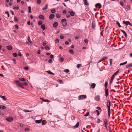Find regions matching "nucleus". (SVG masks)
Listing matches in <instances>:
<instances>
[{"label": "nucleus", "instance_id": "obj_1", "mask_svg": "<svg viewBox=\"0 0 132 132\" xmlns=\"http://www.w3.org/2000/svg\"><path fill=\"white\" fill-rule=\"evenodd\" d=\"M13 83L15 84H21V85H25V86H27L28 85V84L26 82H23L22 83H21L18 80H14L13 81Z\"/></svg>", "mask_w": 132, "mask_h": 132}, {"label": "nucleus", "instance_id": "obj_2", "mask_svg": "<svg viewBox=\"0 0 132 132\" xmlns=\"http://www.w3.org/2000/svg\"><path fill=\"white\" fill-rule=\"evenodd\" d=\"M67 20L65 19H63L61 21V22L62 23V25L63 27H65L66 26L67 23L66 22Z\"/></svg>", "mask_w": 132, "mask_h": 132}, {"label": "nucleus", "instance_id": "obj_3", "mask_svg": "<svg viewBox=\"0 0 132 132\" xmlns=\"http://www.w3.org/2000/svg\"><path fill=\"white\" fill-rule=\"evenodd\" d=\"M87 97V96L86 95H80L78 97V98L79 100H82L86 98Z\"/></svg>", "mask_w": 132, "mask_h": 132}, {"label": "nucleus", "instance_id": "obj_4", "mask_svg": "<svg viewBox=\"0 0 132 132\" xmlns=\"http://www.w3.org/2000/svg\"><path fill=\"white\" fill-rule=\"evenodd\" d=\"M106 105L108 107V109H110L111 102L109 100H107V101Z\"/></svg>", "mask_w": 132, "mask_h": 132}, {"label": "nucleus", "instance_id": "obj_5", "mask_svg": "<svg viewBox=\"0 0 132 132\" xmlns=\"http://www.w3.org/2000/svg\"><path fill=\"white\" fill-rule=\"evenodd\" d=\"M123 23L124 24H126V26L129 24L130 26H132V25L130 23L129 21H123Z\"/></svg>", "mask_w": 132, "mask_h": 132}, {"label": "nucleus", "instance_id": "obj_6", "mask_svg": "<svg viewBox=\"0 0 132 132\" xmlns=\"http://www.w3.org/2000/svg\"><path fill=\"white\" fill-rule=\"evenodd\" d=\"M6 120L9 122H11L13 120V118L11 117H7L6 118Z\"/></svg>", "mask_w": 132, "mask_h": 132}, {"label": "nucleus", "instance_id": "obj_7", "mask_svg": "<svg viewBox=\"0 0 132 132\" xmlns=\"http://www.w3.org/2000/svg\"><path fill=\"white\" fill-rule=\"evenodd\" d=\"M114 77L115 76H114V75H113L112 76L110 82V84H112V82H113L114 78Z\"/></svg>", "mask_w": 132, "mask_h": 132}, {"label": "nucleus", "instance_id": "obj_8", "mask_svg": "<svg viewBox=\"0 0 132 132\" xmlns=\"http://www.w3.org/2000/svg\"><path fill=\"white\" fill-rule=\"evenodd\" d=\"M96 7H98L99 9H100L101 7V5L100 3H97L95 5Z\"/></svg>", "mask_w": 132, "mask_h": 132}, {"label": "nucleus", "instance_id": "obj_9", "mask_svg": "<svg viewBox=\"0 0 132 132\" xmlns=\"http://www.w3.org/2000/svg\"><path fill=\"white\" fill-rule=\"evenodd\" d=\"M55 16V15L53 14H51L49 16L50 19L51 20Z\"/></svg>", "mask_w": 132, "mask_h": 132}, {"label": "nucleus", "instance_id": "obj_10", "mask_svg": "<svg viewBox=\"0 0 132 132\" xmlns=\"http://www.w3.org/2000/svg\"><path fill=\"white\" fill-rule=\"evenodd\" d=\"M95 100L97 101H99L100 100V96L98 95L96 96L95 97Z\"/></svg>", "mask_w": 132, "mask_h": 132}, {"label": "nucleus", "instance_id": "obj_11", "mask_svg": "<svg viewBox=\"0 0 132 132\" xmlns=\"http://www.w3.org/2000/svg\"><path fill=\"white\" fill-rule=\"evenodd\" d=\"M58 22H55L53 24V27L54 28H56L58 26Z\"/></svg>", "mask_w": 132, "mask_h": 132}, {"label": "nucleus", "instance_id": "obj_12", "mask_svg": "<svg viewBox=\"0 0 132 132\" xmlns=\"http://www.w3.org/2000/svg\"><path fill=\"white\" fill-rule=\"evenodd\" d=\"M108 89H105V95L106 97H107L108 95Z\"/></svg>", "mask_w": 132, "mask_h": 132}, {"label": "nucleus", "instance_id": "obj_13", "mask_svg": "<svg viewBox=\"0 0 132 132\" xmlns=\"http://www.w3.org/2000/svg\"><path fill=\"white\" fill-rule=\"evenodd\" d=\"M121 30V32H122L123 34H124V35L125 36V37H127V34H126V32L124 31V30Z\"/></svg>", "mask_w": 132, "mask_h": 132}, {"label": "nucleus", "instance_id": "obj_14", "mask_svg": "<svg viewBox=\"0 0 132 132\" xmlns=\"http://www.w3.org/2000/svg\"><path fill=\"white\" fill-rule=\"evenodd\" d=\"M39 19H42L43 20L44 19V16L42 15H40L38 17Z\"/></svg>", "mask_w": 132, "mask_h": 132}, {"label": "nucleus", "instance_id": "obj_15", "mask_svg": "<svg viewBox=\"0 0 132 132\" xmlns=\"http://www.w3.org/2000/svg\"><path fill=\"white\" fill-rule=\"evenodd\" d=\"M40 100H42V101H44L45 102H50V101L47 99H44L42 98H40Z\"/></svg>", "mask_w": 132, "mask_h": 132}, {"label": "nucleus", "instance_id": "obj_16", "mask_svg": "<svg viewBox=\"0 0 132 132\" xmlns=\"http://www.w3.org/2000/svg\"><path fill=\"white\" fill-rule=\"evenodd\" d=\"M69 12L70 13V15L72 16H73L75 14V13L73 11L70 12L69 11Z\"/></svg>", "mask_w": 132, "mask_h": 132}, {"label": "nucleus", "instance_id": "obj_17", "mask_svg": "<svg viewBox=\"0 0 132 132\" xmlns=\"http://www.w3.org/2000/svg\"><path fill=\"white\" fill-rule=\"evenodd\" d=\"M104 125H108V121L106 119H105L104 122Z\"/></svg>", "mask_w": 132, "mask_h": 132}, {"label": "nucleus", "instance_id": "obj_18", "mask_svg": "<svg viewBox=\"0 0 132 132\" xmlns=\"http://www.w3.org/2000/svg\"><path fill=\"white\" fill-rule=\"evenodd\" d=\"M7 49L9 50H11L12 49V47L11 46H7Z\"/></svg>", "mask_w": 132, "mask_h": 132}, {"label": "nucleus", "instance_id": "obj_19", "mask_svg": "<svg viewBox=\"0 0 132 132\" xmlns=\"http://www.w3.org/2000/svg\"><path fill=\"white\" fill-rule=\"evenodd\" d=\"M96 84L95 83L92 84L91 85V88L93 89L95 87Z\"/></svg>", "mask_w": 132, "mask_h": 132}, {"label": "nucleus", "instance_id": "obj_20", "mask_svg": "<svg viewBox=\"0 0 132 132\" xmlns=\"http://www.w3.org/2000/svg\"><path fill=\"white\" fill-rule=\"evenodd\" d=\"M16 84V85L18 86H19L20 87L22 88H24V87L23 86V85H21V84Z\"/></svg>", "mask_w": 132, "mask_h": 132}, {"label": "nucleus", "instance_id": "obj_21", "mask_svg": "<svg viewBox=\"0 0 132 132\" xmlns=\"http://www.w3.org/2000/svg\"><path fill=\"white\" fill-rule=\"evenodd\" d=\"M41 28L43 30L45 29V25L44 24H42L41 26Z\"/></svg>", "mask_w": 132, "mask_h": 132}, {"label": "nucleus", "instance_id": "obj_22", "mask_svg": "<svg viewBox=\"0 0 132 132\" xmlns=\"http://www.w3.org/2000/svg\"><path fill=\"white\" fill-rule=\"evenodd\" d=\"M42 119L39 120H36L35 121V122L36 123H40L42 121Z\"/></svg>", "mask_w": 132, "mask_h": 132}, {"label": "nucleus", "instance_id": "obj_23", "mask_svg": "<svg viewBox=\"0 0 132 132\" xmlns=\"http://www.w3.org/2000/svg\"><path fill=\"white\" fill-rule=\"evenodd\" d=\"M45 7H43L42 8L43 10H44L47 9V4H46L45 5Z\"/></svg>", "mask_w": 132, "mask_h": 132}, {"label": "nucleus", "instance_id": "obj_24", "mask_svg": "<svg viewBox=\"0 0 132 132\" xmlns=\"http://www.w3.org/2000/svg\"><path fill=\"white\" fill-rule=\"evenodd\" d=\"M46 123V121L45 120H43L42 121V125H44Z\"/></svg>", "mask_w": 132, "mask_h": 132}, {"label": "nucleus", "instance_id": "obj_25", "mask_svg": "<svg viewBox=\"0 0 132 132\" xmlns=\"http://www.w3.org/2000/svg\"><path fill=\"white\" fill-rule=\"evenodd\" d=\"M84 2L85 5H89V4L87 3V0H84Z\"/></svg>", "mask_w": 132, "mask_h": 132}, {"label": "nucleus", "instance_id": "obj_26", "mask_svg": "<svg viewBox=\"0 0 132 132\" xmlns=\"http://www.w3.org/2000/svg\"><path fill=\"white\" fill-rule=\"evenodd\" d=\"M108 82L107 81H106L105 83L104 86H105V89H106L107 87L108 86Z\"/></svg>", "mask_w": 132, "mask_h": 132}, {"label": "nucleus", "instance_id": "obj_27", "mask_svg": "<svg viewBox=\"0 0 132 132\" xmlns=\"http://www.w3.org/2000/svg\"><path fill=\"white\" fill-rule=\"evenodd\" d=\"M56 18H60L61 17L60 14L59 13H57L56 14Z\"/></svg>", "mask_w": 132, "mask_h": 132}, {"label": "nucleus", "instance_id": "obj_28", "mask_svg": "<svg viewBox=\"0 0 132 132\" xmlns=\"http://www.w3.org/2000/svg\"><path fill=\"white\" fill-rule=\"evenodd\" d=\"M0 97L4 101H5L6 100V99L5 97V96H2V95H0Z\"/></svg>", "mask_w": 132, "mask_h": 132}, {"label": "nucleus", "instance_id": "obj_29", "mask_svg": "<svg viewBox=\"0 0 132 132\" xmlns=\"http://www.w3.org/2000/svg\"><path fill=\"white\" fill-rule=\"evenodd\" d=\"M19 79L20 81H25L26 80L24 78H19Z\"/></svg>", "mask_w": 132, "mask_h": 132}, {"label": "nucleus", "instance_id": "obj_30", "mask_svg": "<svg viewBox=\"0 0 132 132\" xmlns=\"http://www.w3.org/2000/svg\"><path fill=\"white\" fill-rule=\"evenodd\" d=\"M19 7L18 6H17L16 7H14L13 6V9L14 10H18L19 9Z\"/></svg>", "mask_w": 132, "mask_h": 132}, {"label": "nucleus", "instance_id": "obj_31", "mask_svg": "<svg viewBox=\"0 0 132 132\" xmlns=\"http://www.w3.org/2000/svg\"><path fill=\"white\" fill-rule=\"evenodd\" d=\"M79 125V122H78L74 126V128H77L78 127Z\"/></svg>", "mask_w": 132, "mask_h": 132}, {"label": "nucleus", "instance_id": "obj_32", "mask_svg": "<svg viewBox=\"0 0 132 132\" xmlns=\"http://www.w3.org/2000/svg\"><path fill=\"white\" fill-rule=\"evenodd\" d=\"M28 10H29V12L28 13H31V7L30 6H29L28 7Z\"/></svg>", "mask_w": 132, "mask_h": 132}, {"label": "nucleus", "instance_id": "obj_33", "mask_svg": "<svg viewBox=\"0 0 132 132\" xmlns=\"http://www.w3.org/2000/svg\"><path fill=\"white\" fill-rule=\"evenodd\" d=\"M119 69L118 70H117L116 72L115 73H114V74L113 75L115 76L116 75L117 73L119 72Z\"/></svg>", "mask_w": 132, "mask_h": 132}, {"label": "nucleus", "instance_id": "obj_34", "mask_svg": "<svg viewBox=\"0 0 132 132\" xmlns=\"http://www.w3.org/2000/svg\"><path fill=\"white\" fill-rule=\"evenodd\" d=\"M27 40L28 42L31 43H32V42L31 41V40L30 39V37L28 36V37Z\"/></svg>", "mask_w": 132, "mask_h": 132}, {"label": "nucleus", "instance_id": "obj_35", "mask_svg": "<svg viewBox=\"0 0 132 132\" xmlns=\"http://www.w3.org/2000/svg\"><path fill=\"white\" fill-rule=\"evenodd\" d=\"M116 24L118 25V26L119 27H120V28L122 27L121 26L119 23V22H118L117 21L116 22Z\"/></svg>", "mask_w": 132, "mask_h": 132}, {"label": "nucleus", "instance_id": "obj_36", "mask_svg": "<svg viewBox=\"0 0 132 132\" xmlns=\"http://www.w3.org/2000/svg\"><path fill=\"white\" fill-rule=\"evenodd\" d=\"M44 48L46 50H48L50 49V48L47 45L45 46Z\"/></svg>", "mask_w": 132, "mask_h": 132}, {"label": "nucleus", "instance_id": "obj_37", "mask_svg": "<svg viewBox=\"0 0 132 132\" xmlns=\"http://www.w3.org/2000/svg\"><path fill=\"white\" fill-rule=\"evenodd\" d=\"M108 116L110 117V109H108Z\"/></svg>", "mask_w": 132, "mask_h": 132}, {"label": "nucleus", "instance_id": "obj_38", "mask_svg": "<svg viewBox=\"0 0 132 132\" xmlns=\"http://www.w3.org/2000/svg\"><path fill=\"white\" fill-rule=\"evenodd\" d=\"M42 23V22L41 21H39L38 23V24L40 26L41 25Z\"/></svg>", "mask_w": 132, "mask_h": 132}, {"label": "nucleus", "instance_id": "obj_39", "mask_svg": "<svg viewBox=\"0 0 132 132\" xmlns=\"http://www.w3.org/2000/svg\"><path fill=\"white\" fill-rule=\"evenodd\" d=\"M23 111H24L25 112H30L32 111V110H31L29 111L28 110H23Z\"/></svg>", "mask_w": 132, "mask_h": 132}, {"label": "nucleus", "instance_id": "obj_40", "mask_svg": "<svg viewBox=\"0 0 132 132\" xmlns=\"http://www.w3.org/2000/svg\"><path fill=\"white\" fill-rule=\"evenodd\" d=\"M69 52L71 53L72 54H73L74 53V52L73 51L72 49H70L69 50Z\"/></svg>", "mask_w": 132, "mask_h": 132}, {"label": "nucleus", "instance_id": "obj_41", "mask_svg": "<svg viewBox=\"0 0 132 132\" xmlns=\"http://www.w3.org/2000/svg\"><path fill=\"white\" fill-rule=\"evenodd\" d=\"M41 1L40 0H37V3L39 5L40 4Z\"/></svg>", "mask_w": 132, "mask_h": 132}, {"label": "nucleus", "instance_id": "obj_42", "mask_svg": "<svg viewBox=\"0 0 132 132\" xmlns=\"http://www.w3.org/2000/svg\"><path fill=\"white\" fill-rule=\"evenodd\" d=\"M127 63V62L126 61L125 62H124L123 63H121L120 65L121 66L122 65H124L126 64Z\"/></svg>", "mask_w": 132, "mask_h": 132}, {"label": "nucleus", "instance_id": "obj_43", "mask_svg": "<svg viewBox=\"0 0 132 132\" xmlns=\"http://www.w3.org/2000/svg\"><path fill=\"white\" fill-rule=\"evenodd\" d=\"M13 55L14 57H16L17 56V54L15 53H13Z\"/></svg>", "mask_w": 132, "mask_h": 132}, {"label": "nucleus", "instance_id": "obj_44", "mask_svg": "<svg viewBox=\"0 0 132 132\" xmlns=\"http://www.w3.org/2000/svg\"><path fill=\"white\" fill-rule=\"evenodd\" d=\"M56 11V10L54 9H53L51 10V12L52 13H54Z\"/></svg>", "mask_w": 132, "mask_h": 132}, {"label": "nucleus", "instance_id": "obj_45", "mask_svg": "<svg viewBox=\"0 0 132 132\" xmlns=\"http://www.w3.org/2000/svg\"><path fill=\"white\" fill-rule=\"evenodd\" d=\"M69 70L68 69H65L64 70V71L68 73L69 72Z\"/></svg>", "mask_w": 132, "mask_h": 132}, {"label": "nucleus", "instance_id": "obj_46", "mask_svg": "<svg viewBox=\"0 0 132 132\" xmlns=\"http://www.w3.org/2000/svg\"><path fill=\"white\" fill-rule=\"evenodd\" d=\"M60 38L61 39H63L64 38V37L63 35H60Z\"/></svg>", "mask_w": 132, "mask_h": 132}, {"label": "nucleus", "instance_id": "obj_47", "mask_svg": "<svg viewBox=\"0 0 132 132\" xmlns=\"http://www.w3.org/2000/svg\"><path fill=\"white\" fill-rule=\"evenodd\" d=\"M92 26L93 29H95V24H93V23L92 24Z\"/></svg>", "mask_w": 132, "mask_h": 132}, {"label": "nucleus", "instance_id": "obj_48", "mask_svg": "<svg viewBox=\"0 0 132 132\" xmlns=\"http://www.w3.org/2000/svg\"><path fill=\"white\" fill-rule=\"evenodd\" d=\"M81 64H78L77 65V67L78 68H79L81 66Z\"/></svg>", "mask_w": 132, "mask_h": 132}, {"label": "nucleus", "instance_id": "obj_49", "mask_svg": "<svg viewBox=\"0 0 132 132\" xmlns=\"http://www.w3.org/2000/svg\"><path fill=\"white\" fill-rule=\"evenodd\" d=\"M46 72L48 74H51V73L52 72H51L50 70L46 71Z\"/></svg>", "mask_w": 132, "mask_h": 132}, {"label": "nucleus", "instance_id": "obj_50", "mask_svg": "<svg viewBox=\"0 0 132 132\" xmlns=\"http://www.w3.org/2000/svg\"><path fill=\"white\" fill-rule=\"evenodd\" d=\"M89 112H87V113L84 115V116L85 117L89 115Z\"/></svg>", "mask_w": 132, "mask_h": 132}, {"label": "nucleus", "instance_id": "obj_51", "mask_svg": "<svg viewBox=\"0 0 132 132\" xmlns=\"http://www.w3.org/2000/svg\"><path fill=\"white\" fill-rule=\"evenodd\" d=\"M5 14H7V16L8 17H9L10 15L9 14V13L8 12H5Z\"/></svg>", "mask_w": 132, "mask_h": 132}, {"label": "nucleus", "instance_id": "obj_52", "mask_svg": "<svg viewBox=\"0 0 132 132\" xmlns=\"http://www.w3.org/2000/svg\"><path fill=\"white\" fill-rule=\"evenodd\" d=\"M29 129L28 128H25L24 129L25 131H29Z\"/></svg>", "mask_w": 132, "mask_h": 132}, {"label": "nucleus", "instance_id": "obj_53", "mask_svg": "<svg viewBox=\"0 0 132 132\" xmlns=\"http://www.w3.org/2000/svg\"><path fill=\"white\" fill-rule=\"evenodd\" d=\"M66 16L68 18H69L70 17V15L69 14H66Z\"/></svg>", "mask_w": 132, "mask_h": 132}, {"label": "nucleus", "instance_id": "obj_54", "mask_svg": "<svg viewBox=\"0 0 132 132\" xmlns=\"http://www.w3.org/2000/svg\"><path fill=\"white\" fill-rule=\"evenodd\" d=\"M130 66V65L129 64H128L126 65V67L127 68L129 67H131Z\"/></svg>", "mask_w": 132, "mask_h": 132}, {"label": "nucleus", "instance_id": "obj_55", "mask_svg": "<svg viewBox=\"0 0 132 132\" xmlns=\"http://www.w3.org/2000/svg\"><path fill=\"white\" fill-rule=\"evenodd\" d=\"M59 40L58 38H57L56 39L55 41V43H59Z\"/></svg>", "mask_w": 132, "mask_h": 132}, {"label": "nucleus", "instance_id": "obj_56", "mask_svg": "<svg viewBox=\"0 0 132 132\" xmlns=\"http://www.w3.org/2000/svg\"><path fill=\"white\" fill-rule=\"evenodd\" d=\"M46 41H44L43 43V45L44 46H45L46 45Z\"/></svg>", "mask_w": 132, "mask_h": 132}, {"label": "nucleus", "instance_id": "obj_57", "mask_svg": "<svg viewBox=\"0 0 132 132\" xmlns=\"http://www.w3.org/2000/svg\"><path fill=\"white\" fill-rule=\"evenodd\" d=\"M120 5L122 6H123V3L122 1H120Z\"/></svg>", "mask_w": 132, "mask_h": 132}, {"label": "nucleus", "instance_id": "obj_58", "mask_svg": "<svg viewBox=\"0 0 132 132\" xmlns=\"http://www.w3.org/2000/svg\"><path fill=\"white\" fill-rule=\"evenodd\" d=\"M60 59L61 61V62H62L64 60V59L62 58H60Z\"/></svg>", "mask_w": 132, "mask_h": 132}, {"label": "nucleus", "instance_id": "obj_59", "mask_svg": "<svg viewBox=\"0 0 132 132\" xmlns=\"http://www.w3.org/2000/svg\"><path fill=\"white\" fill-rule=\"evenodd\" d=\"M59 82L60 83V84H63V81L61 80H59Z\"/></svg>", "mask_w": 132, "mask_h": 132}, {"label": "nucleus", "instance_id": "obj_60", "mask_svg": "<svg viewBox=\"0 0 132 132\" xmlns=\"http://www.w3.org/2000/svg\"><path fill=\"white\" fill-rule=\"evenodd\" d=\"M88 39H85L84 41V42L85 43H87L88 42Z\"/></svg>", "mask_w": 132, "mask_h": 132}, {"label": "nucleus", "instance_id": "obj_61", "mask_svg": "<svg viewBox=\"0 0 132 132\" xmlns=\"http://www.w3.org/2000/svg\"><path fill=\"white\" fill-rule=\"evenodd\" d=\"M27 24L29 25H30V20H28L27 21Z\"/></svg>", "mask_w": 132, "mask_h": 132}, {"label": "nucleus", "instance_id": "obj_62", "mask_svg": "<svg viewBox=\"0 0 132 132\" xmlns=\"http://www.w3.org/2000/svg\"><path fill=\"white\" fill-rule=\"evenodd\" d=\"M108 59V58L107 57H103L102 59L103 60H105V59Z\"/></svg>", "mask_w": 132, "mask_h": 132}, {"label": "nucleus", "instance_id": "obj_63", "mask_svg": "<svg viewBox=\"0 0 132 132\" xmlns=\"http://www.w3.org/2000/svg\"><path fill=\"white\" fill-rule=\"evenodd\" d=\"M52 60L51 59H50L48 60V62L50 63H51L52 62Z\"/></svg>", "mask_w": 132, "mask_h": 132}, {"label": "nucleus", "instance_id": "obj_64", "mask_svg": "<svg viewBox=\"0 0 132 132\" xmlns=\"http://www.w3.org/2000/svg\"><path fill=\"white\" fill-rule=\"evenodd\" d=\"M54 57V55H51L50 56V57L51 59H52Z\"/></svg>", "mask_w": 132, "mask_h": 132}]
</instances>
